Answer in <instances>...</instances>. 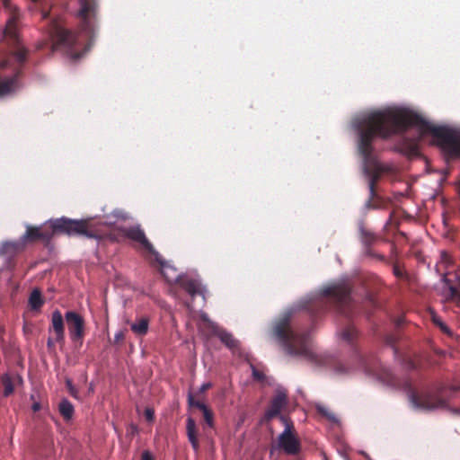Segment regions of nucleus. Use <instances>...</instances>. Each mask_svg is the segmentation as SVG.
<instances>
[{
    "instance_id": "1",
    "label": "nucleus",
    "mask_w": 460,
    "mask_h": 460,
    "mask_svg": "<svg viewBox=\"0 0 460 460\" xmlns=\"http://www.w3.org/2000/svg\"><path fill=\"white\" fill-rule=\"evenodd\" d=\"M416 127L422 133H429L437 145L451 156H460V129L435 126L420 115L401 109H385L368 112L354 121L358 133V150L364 162L372 160L373 142L376 137L387 139L394 135Z\"/></svg>"
},
{
    "instance_id": "2",
    "label": "nucleus",
    "mask_w": 460,
    "mask_h": 460,
    "mask_svg": "<svg viewBox=\"0 0 460 460\" xmlns=\"http://www.w3.org/2000/svg\"><path fill=\"white\" fill-rule=\"evenodd\" d=\"M79 2L78 16L81 19L79 34H74L57 22L50 29L53 49H65L70 52L74 59L83 57L93 44L98 11L96 0H79Z\"/></svg>"
},
{
    "instance_id": "3",
    "label": "nucleus",
    "mask_w": 460,
    "mask_h": 460,
    "mask_svg": "<svg viewBox=\"0 0 460 460\" xmlns=\"http://www.w3.org/2000/svg\"><path fill=\"white\" fill-rule=\"evenodd\" d=\"M0 3L8 14L3 37L9 44L18 47L10 58L0 62V97H4L15 93L20 87L19 76L26 60L27 50L18 46L20 42L17 26L20 18L19 10L9 0H0Z\"/></svg>"
},
{
    "instance_id": "4",
    "label": "nucleus",
    "mask_w": 460,
    "mask_h": 460,
    "mask_svg": "<svg viewBox=\"0 0 460 460\" xmlns=\"http://www.w3.org/2000/svg\"><path fill=\"white\" fill-rule=\"evenodd\" d=\"M55 234H77L96 237L88 220H74L66 217L57 218L40 226H27L20 241L6 242L3 245L4 252L22 251L26 243L36 242L49 243Z\"/></svg>"
},
{
    "instance_id": "5",
    "label": "nucleus",
    "mask_w": 460,
    "mask_h": 460,
    "mask_svg": "<svg viewBox=\"0 0 460 460\" xmlns=\"http://www.w3.org/2000/svg\"><path fill=\"white\" fill-rule=\"evenodd\" d=\"M294 312V308L287 309L273 322L272 336L287 354L314 359V353L311 349L309 334L298 332L292 323Z\"/></svg>"
},
{
    "instance_id": "6",
    "label": "nucleus",
    "mask_w": 460,
    "mask_h": 460,
    "mask_svg": "<svg viewBox=\"0 0 460 460\" xmlns=\"http://www.w3.org/2000/svg\"><path fill=\"white\" fill-rule=\"evenodd\" d=\"M408 398L416 410L433 411L446 409L454 413L460 414V387H441L437 390L427 391L420 395L410 391Z\"/></svg>"
},
{
    "instance_id": "7",
    "label": "nucleus",
    "mask_w": 460,
    "mask_h": 460,
    "mask_svg": "<svg viewBox=\"0 0 460 460\" xmlns=\"http://www.w3.org/2000/svg\"><path fill=\"white\" fill-rule=\"evenodd\" d=\"M435 269L447 288H460V265H456L453 254L441 251Z\"/></svg>"
},
{
    "instance_id": "8",
    "label": "nucleus",
    "mask_w": 460,
    "mask_h": 460,
    "mask_svg": "<svg viewBox=\"0 0 460 460\" xmlns=\"http://www.w3.org/2000/svg\"><path fill=\"white\" fill-rule=\"evenodd\" d=\"M160 265L161 274L169 285L177 284L179 288H200V280L192 274H182L178 270L165 261L159 254L155 259Z\"/></svg>"
},
{
    "instance_id": "9",
    "label": "nucleus",
    "mask_w": 460,
    "mask_h": 460,
    "mask_svg": "<svg viewBox=\"0 0 460 460\" xmlns=\"http://www.w3.org/2000/svg\"><path fill=\"white\" fill-rule=\"evenodd\" d=\"M382 279L372 272L354 270L341 275L339 279L324 288H353L355 286H380Z\"/></svg>"
},
{
    "instance_id": "10",
    "label": "nucleus",
    "mask_w": 460,
    "mask_h": 460,
    "mask_svg": "<svg viewBox=\"0 0 460 460\" xmlns=\"http://www.w3.org/2000/svg\"><path fill=\"white\" fill-rule=\"evenodd\" d=\"M351 289H323L322 296L327 299L340 314L349 316L354 306Z\"/></svg>"
},
{
    "instance_id": "11",
    "label": "nucleus",
    "mask_w": 460,
    "mask_h": 460,
    "mask_svg": "<svg viewBox=\"0 0 460 460\" xmlns=\"http://www.w3.org/2000/svg\"><path fill=\"white\" fill-rule=\"evenodd\" d=\"M279 420L285 425L284 430L279 436V446L288 455H296L300 450V443L292 433L293 423L284 415Z\"/></svg>"
},
{
    "instance_id": "12",
    "label": "nucleus",
    "mask_w": 460,
    "mask_h": 460,
    "mask_svg": "<svg viewBox=\"0 0 460 460\" xmlns=\"http://www.w3.org/2000/svg\"><path fill=\"white\" fill-rule=\"evenodd\" d=\"M200 320L204 328L208 329L213 335L217 336L226 347L230 349H234L238 347L239 341L234 339L233 334L225 329H221L216 323L208 318L207 314H202L200 315Z\"/></svg>"
},
{
    "instance_id": "13",
    "label": "nucleus",
    "mask_w": 460,
    "mask_h": 460,
    "mask_svg": "<svg viewBox=\"0 0 460 460\" xmlns=\"http://www.w3.org/2000/svg\"><path fill=\"white\" fill-rule=\"evenodd\" d=\"M122 233L125 237L139 243L154 259L159 258V252L146 238L145 231L139 225L125 227L122 229Z\"/></svg>"
},
{
    "instance_id": "14",
    "label": "nucleus",
    "mask_w": 460,
    "mask_h": 460,
    "mask_svg": "<svg viewBox=\"0 0 460 460\" xmlns=\"http://www.w3.org/2000/svg\"><path fill=\"white\" fill-rule=\"evenodd\" d=\"M67 329L72 341L83 343L84 335V318L74 311H67L65 314Z\"/></svg>"
},
{
    "instance_id": "15",
    "label": "nucleus",
    "mask_w": 460,
    "mask_h": 460,
    "mask_svg": "<svg viewBox=\"0 0 460 460\" xmlns=\"http://www.w3.org/2000/svg\"><path fill=\"white\" fill-rule=\"evenodd\" d=\"M377 376L378 379L388 386L410 390L411 385L409 382L405 381L402 383L398 377L394 375L391 369L386 367L380 366Z\"/></svg>"
},
{
    "instance_id": "16",
    "label": "nucleus",
    "mask_w": 460,
    "mask_h": 460,
    "mask_svg": "<svg viewBox=\"0 0 460 460\" xmlns=\"http://www.w3.org/2000/svg\"><path fill=\"white\" fill-rule=\"evenodd\" d=\"M187 400L189 406L198 408L202 412L206 424L209 428H214V414L208 406L200 401L194 400L191 393L188 394Z\"/></svg>"
},
{
    "instance_id": "17",
    "label": "nucleus",
    "mask_w": 460,
    "mask_h": 460,
    "mask_svg": "<svg viewBox=\"0 0 460 460\" xmlns=\"http://www.w3.org/2000/svg\"><path fill=\"white\" fill-rule=\"evenodd\" d=\"M287 402L286 394L283 392L278 393L276 396L270 402V406L265 412V418L269 420L274 418L275 416H280V411L285 406Z\"/></svg>"
},
{
    "instance_id": "18",
    "label": "nucleus",
    "mask_w": 460,
    "mask_h": 460,
    "mask_svg": "<svg viewBox=\"0 0 460 460\" xmlns=\"http://www.w3.org/2000/svg\"><path fill=\"white\" fill-rule=\"evenodd\" d=\"M358 228L363 248L372 247L378 241L379 236L370 229H367L364 221L358 222Z\"/></svg>"
},
{
    "instance_id": "19",
    "label": "nucleus",
    "mask_w": 460,
    "mask_h": 460,
    "mask_svg": "<svg viewBox=\"0 0 460 460\" xmlns=\"http://www.w3.org/2000/svg\"><path fill=\"white\" fill-rule=\"evenodd\" d=\"M51 324L56 335L57 342H63L65 340L64 320L59 310H55L51 315Z\"/></svg>"
},
{
    "instance_id": "20",
    "label": "nucleus",
    "mask_w": 460,
    "mask_h": 460,
    "mask_svg": "<svg viewBox=\"0 0 460 460\" xmlns=\"http://www.w3.org/2000/svg\"><path fill=\"white\" fill-rule=\"evenodd\" d=\"M186 433L189 442L197 453L199 449V444L197 437L196 423L191 417H189L186 420Z\"/></svg>"
},
{
    "instance_id": "21",
    "label": "nucleus",
    "mask_w": 460,
    "mask_h": 460,
    "mask_svg": "<svg viewBox=\"0 0 460 460\" xmlns=\"http://www.w3.org/2000/svg\"><path fill=\"white\" fill-rule=\"evenodd\" d=\"M366 172L367 173L368 180V189L369 193L372 197L376 196V185L380 179L381 169L379 166H376L374 170L366 169Z\"/></svg>"
},
{
    "instance_id": "22",
    "label": "nucleus",
    "mask_w": 460,
    "mask_h": 460,
    "mask_svg": "<svg viewBox=\"0 0 460 460\" xmlns=\"http://www.w3.org/2000/svg\"><path fill=\"white\" fill-rule=\"evenodd\" d=\"M58 411L65 420H70L75 412L74 405L66 398H63L58 404Z\"/></svg>"
},
{
    "instance_id": "23",
    "label": "nucleus",
    "mask_w": 460,
    "mask_h": 460,
    "mask_svg": "<svg viewBox=\"0 0 460 460\" xmlns=\"http://www.w3.org/2000/svg\"><path fill=\"white\" fill-rule=\"evenodd\" d=\"M402 151L409 156H417L420 154L419 142L417 139H404L402 143Z\"/></svg>"
},
{
    "instance_id": "24",
    "label": "nucleus",
    "mask_w": 460,
    "mask_h": 460,
    "mask_svg": "<svg viewBox=\"0 0 460 460\" xmlns=\"http://www.w3.org/2000/svg\"><path fill=\"white\" fill-rule=\"evenodd\" d=\"M149 321L147 318H141L137 322L133 323L130 326L131 331L137 335H146L148 331Z\"/></svg>"
},
{
    "instance_id": "25",
    "label": "nucleus",
    "mask_w": 460,
    "mask_h": 460,
    "mask_svg": "<svg viewBox=\"0 0 460 460\" xmlns=\"http://www.w3.org/2000/svg\"><path fill=\"white\" fill-rule=\"evenodd\" d=\"M44 304V300L41 297L40 289H32V292L29 297V305L31 310L40 311Z\"/></svg>"
},
{
    "instance_id": "26",
    "label": "nucleus",
    "mask_w": 460,
    "mask_h": 460,
    "mask_svg": "<svg viewBox=\"0 0 460 460\" xmlns=\"http://www.w3.org/2000/svg\"><path fill=\"white\" fill-rule=\"evenodd\" d=\"M315 409L320 415L326 418L330 422H332V423L339 422V420L336 417V415L332 411H330L326 406H324L321 403H317L315 405Z\"/></svg>"
},
{
    "instance_id": "27",
    "label": "nucleus",
    "mask_w": 460,
    "mask_h": 460,
    "mask_svg": "<svg viewBox=\"0 0 460 460\" xmlns=\"http://www.w3.org/2000/svg\"><path fill=\"white\" fill-rule=\"evenodd\" d=\"M362 255L365 258L375 260L377 261H386V258L384 254L379 253L372 247L362 248Z\"/></svg>"
},
{
    "instance_id": "28",
    "label": "nucleus",
    "mask_w": 460,
    "mask_h": 460,
    "mask_svg": "<svg viewBox=\"0 0 460 460\" xmlns=\"http://www.w3.org/2000/svg\"><path fill=\"white\" fill-rule=\"evenodd\" d=\"M357 335V329L351 325L348 326L345 330H343L341 332V338L347 341L348 343H351Z\"/></svg>"
},
{
    "instance_id": "29",
    "label": "nucleus",
    "mask_w": 460,
    "mask_h": 460,
    "mask_svg": "<svg viewBox=\"0 0 460 460\" xmlns=\"http://www.w3.org/2000/svg\"><path fill=\"white\" fill-rule=\"evenodd\" d=\"M441 295L447 300L460 303V289H442Z\"/></svg>"
},
{
    "instance_id": "30",
    "label": "nucleus",
    "mask_w": 460,
    "mask_h": 460,
    "mask_svg": "<svg viewBox=\"0 0 460 460\" xmlns=\"http://www.w3.org/2000/svg\"><path fill=\"white\" fill-rule=\"evenodd\" d=\"M381 199L376 195L372 197L369 193V198L365 203V208L367 209H377L381 208Z\"/></svg>"
},
{
    "instance_id": "31",
    "label": "nucleus",
    "mask_w": 460,
    "mask_h": 460,
    "mask_svg": "<svg viewBox=\"0 0 460 460\" xmlns=\"http://www.w3.org/2000/svg\"><path fill=\"white\" fill-rule=\"evenodd\" d=\"M432 322L440 328V330L445 333H450L448 327L443 323L439 316H438L434 312H431Z\"/></svg>"
},
{
    "instance_id": "32",
    "label": "nucleus",
    "mask_w": 460,
    "mask_h": 460,
    "mask_svg": "<svg viewBox=\"0 0 460 460\" xmlns=\"http://www.w3.org/2000/svg\"><path fill=\"white\" fill-rule=\"evenodd\" d=\"M3 383L4 385V395L8 396L13 392V386L11 378L7 375H4L3 377Z\"/></svg>"
},
{
    "instance_id": "33",
    "label": "nucleus",
    "mask_w": 460,
    "mask_h": 460,
    "mask_svg": "<svg viewBox=\"0 0 460 460\" xmlns=\"http://www.w3.org/2000/svg\"><path fill=\"white\" fill-rule=\"evenodd\" d=\"M66 386L69 394H71V396H73L75 399H77V400L80 399L78 390L73 385V382L70 378L66 379Z\"/></svg>"
},
{
    "instance_id": "34",
    "label": "nucleus",
    "mask_w": 460,
    "mask_h": 460,
    "mask_svg": "<svg viewBox=\"0 0 460 460\" xmlns=\"http://www.w3.org/2000/svg\"><path fill=\"white\" fill-rule=\"evenodd\" d=\"M393 272L397 279H403L406 277V273L403 267L399 262H394L393 266Z\"/></svg>"
},
{
    "instance_id": "35",
    "label": "nucleus",
    "mask_w": 460,
    "mask_h": 460,
    "mask_svg": "<svg viewBox=\"0 0 460 460\" xmlns=\"http://www.w3.org/2000/svg\"><path fill=\"white\" fill-rule=\"evenodd\" d=\"M252 376L254 379L262 381L265 379V376L263 373L257 370V368L254 366H252Z\"/></svg>"
},
{
    "instance_id": "36",
    "label": "nucleus",
    "mask_w": 460,
    "mask_h": 460,
    "mask_svg": "<svg viewBox=\"0 0 460 460\" xmlns=\"http://www.w3.org/2000/svg\"><path fill=\"white\" fill-rule=\"evenodd\" d=\"M187 290H188L190 296L191 297H194L196 295H202V296H204V291L206 289H196V288H193V289H187Z\"/></svg>"
},
{
    "instance_id": "37",
    "label": "nucleus",
    "mask_w": 460,
    "mask_h": 460,
    "mask_svg": "<svg viewBox=\"0 0 460 460\" xmlns=\"http://www.w3.org/2000/svg\"><path fill=\"white\" fill-rule=\"evenodd\" d=\"M212 387V383L210 382H207V383H203L199 388V394H203L205 393L208 389L211 388Z\"/></svg>"
},
{
    "instance_id": "38",
    "label": "nucleus",
    "mask_w": 460,
    "mask_h": 460,
    "mask_svg": "<svg viewBox=\"0 0 460 460\" xmlns=\"http://www.w3.org/2000/svg\"><path fill=\"white\" fill-rule=\"evenodd\" d=\"M394 340L395 339L393 336H389L386 338V343L392 348V349L394 350V353L396 354L397 351L394 347Z\"/></svg>"
},
{
    "instance_id": "39",
    "label": "nucleus",
    "mask_w": 460,
    "mask_h": 460,
    "mask_svg": "<svg viewBox=\"0 0 460 460\" xmlns=\"http://www.w3.org/2000/svg\"><path fill=\"white\" fill-rule=\"evenodd\" d=\"M140 460H154V456L148 450H145L141 455Z\"/></svg>"
},
{
    "instance_id": "40",
    "label": "nucleus",
    "mask_w": 460,
    "mask_h": 460,
    "mask_svg": "<svg viewBox=\"0 0 460 460\" xmlns=\"http://www.w3.org/2000/svg\"><path fill=\"white\" fill-rule=\"evenodd\" d=\"M124 340V333L122 331L117 332L114 335V342L118 343Z\"/></svg>"
},
{
    "instance_id": "41",
    "label": "nucleus",
    "mask_w": 460,
    "mask_h": 460,
    "mask_svg": "<svg viewBox=\"0 0 460 460\" xmlns=\"http://www.w3.org/2000/svg\"><path fill=\"white\" fill-rule=\"evenodd\" d=\"M145 416L148 421H152L154 420V411L149 408L146 409Z\"/></svg>"
},
{
    "instance_id": "42",
    "label": "nucleus",
    "mask_w": 460,
    "mask_h": 460,
    "mask_svg": "<svg viewBox=\"0 0 460 460\" xmlns=\"http://www.w3.org/2000/svg\"><path fill=\"white\" fill-rule=\"evenodd\" d=\"M404 364L407 369H415L417 367L414 361L411 358L406 359Z\"/></svg>"
},
{
    "instance_id": "43",
    "label": "nucleus",
    "mask_w": 460,
    "mask_h": 460,
    "mask_svg": "<svg viewBox=\"0 0 460 460\" xmlns=\"http://www.w3.org/2000/svg\"><path fill=\"white\" fill-rule=\"evenodd\" d=\"M116 217L123 219V220H127L128 218V215L126 213H123V212H118L115 214Z\"/></svg>"
},
{
    "instance_id": "44",
    "label": "nucleus",
    "mask_w": 460,
    "mask_h": 460,
    "mask_svg": "<svg viewBox=\"0 0 460 460\" xmlns=\"http://www.w3.org/2000/svg\"><path fill=\"white\" fill-rule=\"evenodd\" d=\"M31 408L34 411H38L40 409V404L39 402H34Z\"/></svg>"
},
{
    "instance_id": "45",
    "label": "nucleus",
    "mask_w": 460,
    "mask_h": 460,
    "mask_svg": "<svg viewBox=\"0 0 460 460\" xmlns=\"http://www.w3.org/2000/svg\"><path fill=\"white\" fill-rule=\"evenodd\" d=\"M54 345V341L51 338H49L48 341H47V346L49 348L52 347Z\"/></svg>"
},
{
    "instance_id": "46",
    "label": "nucleus",
    "mask_w": 460,
    "mask_h": 460,
    "mask_svg": "<svg viewBox=\"0 0 460 460\" xmlns=\"http://www.w3.org/2000/svg\"><path fill=\"white\" fill-rule=\"evenodd\" d=\"M403 320L402 318H398L395 322L396 326H400L402 323Z\"/></svg>"
},
{
    "instance_id": "47",
    "label": "nucleus",
    "mask_w": 460,
    "mask_h": 460,
    "mask_svg": "<svg viewBox=\"0 0 460 460\" xmlns=\"http://www.w3.org/2000/svg\"><path fill=\"white\" fill-rule=\"evenodd\" d=\"M365 369L367 372H372V369L369 367H367V365L365 366Z\"/></svg>"
},
{
    "instance_id": "48",
    "label": "nucleus",
    "mask_w": 460,
    "mask_h": 460,
    "mask_svg": "<svg viewBox=\"0 0 460 460\" xmlns=\"http://www.w3.org/2000/svg\"><path fill=\"white\" fill-rule=\"evenodd\" d=\"M169 293L172 295H175L174 289H168Z\"/></svg>"
},
{
    "instance_id": "49",
    "label": "nucleus",
    "mask_w": 460,
    "mask_h": 460,
    "mask_svg": "<svg viewBox=\"0 0 460 460\" xmlns=\"http://www.w3.org/2000/svg\"><path fill=\"white\" fill-rule=\"evenodd\" d=\"M392 252H395V247L394 245L392 246Z\"/></svg>"
}]
</instances>
